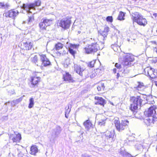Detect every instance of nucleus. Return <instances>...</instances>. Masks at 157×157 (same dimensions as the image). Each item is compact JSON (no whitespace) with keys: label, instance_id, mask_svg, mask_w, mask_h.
I'll return each mask as SVG.
<instances>
[{"label":"nucleus","instance_id":"obj_1","mask_svg":"<svg viewBox=\"0 0 157 157\" xmlns=\"http://www.w3.org/2000/svg\"><path fill=\"white\" fill-rule=\"evenodd\" d=\"M156 109V106L153 105L144 111V115L147 117L145 120V123L147 125H150L157 122V117L155 115Z\"/></svg>","mask_w":157,"mask_h":157},{"label":"nucleus","instance_id":"obj_2","mask_svg":"<svg viewBox=\"0 0 157 157\" xmlns=\"http://www.w3.org/2000/svg\"><path fill=\"white\" fill-rule=\"evenodd\" d=\"M132 19L133 23H136L141 26L144 27L147 24V21L146 18L137 12L133 13Z\"/></svg>","mask_w":157,"mask_h":157},{"label":"nucleus","instance_id":"obj_3","mask_svg":"<svg viewBox=\"0 0 157 157\" xmlns=\"http://www.w3.org/2000/svg\"><path fill=\"white\" fill-rule=\"evenodd\" d=\"M101 49L99 44L97 42L93 43L88 44L84 48L85 52L87 54L95 53Z\"/></svg>","mask_w":157,"mask_h":157},{"label":"nucleus","instance_id":"obj_4","mask_svg":"<svg viewBox=\"0 0 157 157\" xmlns=\"http://www.w3.org/2000/svg\"><path fill=\"white\" fill-rule=\"evenodd\" d=\"M37 72H34L33 75L30 76L29 82L33 87H37L41 82V78L38 75Z\"/></svg>","mask_w":157,"mask_h":157},{"label":"nucleus","instance_id":"obj_5","mask_svg":"<svg viewBox=\"0 0 157 157\" xmlns=\"http://www.w3.org/2000/svg\"><path fill=\"white\" fill-rule=\"evenodd\" d=\"M114 124L117 130L121 131L125 129L129 124V121L127 120H122L120 123L119 120H115Z\"/></svg>","mask_w":157,"mask_h":157},{"label":"nucleus","instance_id":"obj_6","mask_svg":"<svg viewBox=\"0 0 157 157\" xmlns=\"http://www.w3.org/2000/svg\"><path fill=\"white\" fill-rule=\"evenodd\" d=\"M71 18L67 17L60 20L58 22L59 26L64 29H69L71 23Z\"/></svg>","mask_w":157,"mask_h":157},{"label":"nucleus","instance_id":"obj_7","mask_svg":"<svg viewBox=\"0 0 157 157\" xmlns=\"http://www.w3.org/2000/svg\"><path fill=\"white\" fill-rule=\"evenodd\" d=\"M52 21V20L51 19H48L46 18H42L39 25L40 31L44 32L47 31V27L50 25Z\"/></svg>","mask_w":157,"mask_h":157},{"label":"nucleus","instance_id":"obj_8","mask_svg":"<svg viewBox=\"0 0 157 157\" xmlns=\"http://www.w3.org/2000/svg\"><path fill=\"white\" fill-rule=\"evenodd\" d=\"M145 74L149 77L151 79L157 78V70L151 67H148L144 69Z\"/></svg>","mask_w":157,"mask_h":157},{"label":"nucleus","instance_id":"obj_9","mask_svg":"<svg viewBox=\"0 0 157 157\" xmlns=\"http://www.w3.org/2000/svg\"><path fill=\"white\" fill-rule=\"evenodd\" d=\"M130 100L131 101L134 102L140 106L146 103L145 99L143 96H138L136 97L134 96H132L130 97Z\"/></svg>","mask_w":157,"mask_h":157},{"label":"nucleus","instance_id":"obj_10","mask_svg":"<svg viewBox=\"0 0 157 157\" xmlns=\"http://www.w3.org/2000/svg\"><path fill=\"white\" fill-rule=\"evenodd\" d=\"M41 66L46 67L52 65V63L46 54H39Z\"/></svg>","mask_w":157,"mask_h":157},{"label":"nucleus","instance_id":"obj_11","mask_svg":"<svg viewBox=\"0 0 157 157\" xmlns=\"http://www.w3.org/2000/svg\"><path fill=\"white\" fill-rule=\"evenodd\" d=\"M135 60L134 56L132 54H127L124 58L123 61V65L124 67H129L131 65V63Z\"/></svg>","mask_w":157,"mask_h":157},{"label":"nucleus","instance_id":"obj_12","mask_svg":"<svg viewBox=\"0 0 157 157\" xmlns=\"http://www.w3.org/2000/svg\"><path fill=\"white\" fill-rule=\"evenodd\" d=\"M62 79L64 82L68 83H74L75 82L71 75L69 72L65 71L63 74Z\"/></svg>","mask_w":157,"mask_h":157},{"label":"nucleus","instance_id":"obj_13","mask_svg":"<svg viewBox=\"0 0 157 157\" xmlns=\"http://www.w3.org/2000/svg\"><path fill=\"white\" fill-rule=\"evenodd\" d=\"M18 11L15 9H11L5 13V17L15 19V17L18 14Z\"/></svg>","mask_w":157,"mask_h":157},{"label":"nucleus","instance_id":"obj_14","mask_svg":"<svg viewBox=\"0 0 157 157\" xmlns=\"http://www.w3.org/2000/svg\"><path fill=\"white\" fill-rule=\"evenodd\" d=\"M33 46V42L30 40H28L24 42L21 45V48L24 50H30L32 49Z\"/></svg>","mask_w":157,"mask_h":157},{"label":"nucleus","instance_id":"obj_15","mask_svg":"<svg viewBox=\"0 0 157 157\" xmlns=\"http://www.w3.org/2000/svg\"><path fill=\"white\" fill-rule=\"evenodd\" d=\"M10 139L12 140L13 143H19L20 142L21 139V135L19 133L11 134L10 136Z\"/></svg>","mask_w":157,"mask_h":157},{"label":"nucleus","instance_id":"obj_16","mask_svg":"<svg viewBox=\"0 0 157 157\" xmlns=\"http://www.w3.org/2000/svg\"><path fill=\"white\" fill-rule=\"evenodd\" d=\"M63 45L62 43L58 42L56 44L55 46V50L57 51V53L59 54V55H65L67 54V52L65 50H63V52H59L58 51L63 48Z\"/></svg>","mask_w":157,"mask_h":157},{"label":"nucleus","instance_id":"obj_17","mask_svg":"<svg viewBox=\"0 0 157 157\" xmlns=\"http://www.w3.org/2000/svg\"><path fill=\"white\" fill-rule=\"evenodd\" d=\"M94 98L95 100L96 101L94 103L95 105H99L104 107L106 104V100L101 97L95 96Z\"/></svg>","mask_w":157,"mask_h":157},{"label":"nucleus","instance_id":"obj_18","mask_svg":"<svg viewBox=\"0 0 157 157\" xmlns=\"http://www.w3.org/2000/svg\"><path fill=\"white\" fill-rule=\"evenodd\" d=\"M83 124L87 130H89L90 128H93V124L91 121L90 120L89 118H88L87 120L83 122Z\"/></svg>","mask_w":157,"mask_h":157},{"label":"nucleus","instance_id":"obj_19","mask_svg":"<svg viewBox=\"0 0 157 157\" xmlns=\"http://www.w3.org/2000/svg\"><path fill=\"white\" fill-rule=\"evenodd\" d=\"M115 134V133L114 130L110 131H108L106 132L105 136L107 139H111L113 140Z\"/></svg>","mask_w":157,"mask_h":157},{"label":"nucleus","instance_id":"obj_20","mask_svg":"<svg viewBox=\"0 0 157 157\" xmlns=\"http://www.w3.org/2000/svg\"><path fill=\"white\" fill-rule=\"evenodd\" d=\"M106 118L104 115H101L100 116L98 121V125L101 126H104L106 123Z\"/></svg>","mask_w":157,"mask_h":157},{"label":"nucleus","instance_id":"obj_21","mask_svg":"<svg viewBox=\"0 0 157 157\" xmlns=\"http://www.w3.org/2000/svg\"><path fill=\"white\" fill-rule=\"evenodd\" d=\"M132 103L130 105L129 109L133 113H137L138 109V104H136L134 102H132Z\"/></svg>","mask_w":157,"mask_h":157},{"label":"nucleus","instance_id":"obj_22","mask_svg":"<svg viewBox=\"0 0 157 157\" xmlns=\"http://www.w3.org/2000/svg\"><path fill=\"white\" fill-rule=\"evenodd\" d=\"M30 154L32 155H35L38 151V149L36 145H32L30 148Z\"/></svg>","mask_w":157,"mask_h":157},{"label":"nucleus","instance_id":"obj_23","mask_svg":"<svg viewBox=\"0 0 157 157\" xmlns=\"http://www.w3.org/2000/svg\"><path fill=\"white\" fill-rule=\"evenodd\" d=\"M109 31V27L107 26L104 28V30L101 33V35L103 36L104 38H106Z\"/></svg>","mask_w":157,"mask_h":157},{"label":"nucleus","instance_id":"obj_24","mask_svg":"<svg viewBox=\"0 0 157 157\" xmlns=\"http://www.w3.org/2000/svg\"><path fill=\"white\" fill-rule=\"evenodd\" d=\"M31 62L38 66L40 64V60L38 56L35 55L31 59Z\"/></svg>","mask_w":157,"mask_h":157},{"label":"nucleus","instance_id":"obj_25","mask_svg":"<svg viewBox=\"0 0 157 157\" xmlns=\"http://www.w3.org/2000/svg\"><path fill=\"white\" fill-rule=\"evenodd\" d=\"M125 14V13L123 12L122 11H120L117 18V20L120 21L124 20Z\"/></svg>","mask_w":157,"mask_h":157},{"label":"nucleus","instance_id":"obj_26","mask_svg":"<svg viewBox=\"0 0 157 157\" xmlns=\"http://www.w3.org/2000/svg\"><path fill=\"white\" fill-rule=\"evenodd\" d=\"M75 70L77 73L82 76V72L84 70V68H82L79 65L76 66Z\"/></svg>","mask_w":157,"mask_h":157},{"label":"nucleus","instance_id":"obj_27","mask_svg":"<svg viewBox=\"0 0 157 157\" xmlns=\"http://www.w3.org/2000/svg\"><path fill=\"white\" fill-rule=\"evenodd\" d=\"M145 88V86L144 85L143 83H139V84L136 87V89L138 90H144Z\"/></svg>","mask_w":157,"mask_h":157},{"label":"nucleus","instance_id":"obj_28","mask_svg":"<svg viewBox=\"0 0 157 157\" xmlns=\"http://www.w3.org/2000/svg\"><path fill=\"white\" fill-rule=\"evenodd\" d=\"M97 88L98 91L104 90L105 88V86L104 83H101L98 86Z\"/></svg>","mask_w":157,"mask_h":157},{"label":"nucleus","instance_id":"obj_29","mask_svg":"<svg viewBox=\"0 0 157 157\" xmlns=\"http://www.w3.org/2000/svg\"><path fill=\"white\" fill-rule=\"evenodd\" d=\"M95 63V60H93L89 62L87 64V66L88 67L90 68L93 67H94Z\"/></svg>","mask_w":157,"mask_h":157},{"label":"nucleus","instance_id":"obj_30","mask_svg":"<svg viewBox=\"0 0 157 157\" xmlns=\"http://www.w3.org/2000/svg\"><path fill=\"white\" fill-rule=\"evenodd\" d=\"M29 105L28 107L29 108H32L34 105V99L33 98H31L29 100Z\"/></svg>","mask_w":157,"mask_h":157},{"label":"nucleus","instance_id":"obj_31","mask_svg":"<svg viewBox=\"0 0 157 157\" xmlns=\"http://www.w3.org/2000/svg\"><path fill=\"white\" fill-rule=\"evenodd\" d=\"M33 3L35 7L39 6L41 5V1L40 0H36L34 1Z\"/></svg>","mask_w":157,"mask_h":157},{"label":"nucleus","instance_id":"obj_32","mask_svg":"<svg viewBox=\"0 0 157 157\" xmlns=\"http://www.w3.org/2000/svg\"><path fill=\"white\" fill-rule=\"evenodd\" d=\"M107 21L112 23L113 21V17L112 16H107L106 18Z\"/></svg>","mask_w":157,"mask_h":157},{"label":"nucleus","instance_id":"obj_33","mask_svg":"<svg viewBox=\"0 0 157 157\" xmlns=\"http://www.w3.org/2000/svg\"><path fill=\"white\" fill-rule=\"evenodd\" d=\"M31 9L34 10L35 9V6L33 3L29 4V11Z\"/></svg>","mask_w":157,"mask_h":157},{"label":"nucleus","instance_id":"obj_34","mask_svg":"<svg viewBox=\"0 0 157 157\" xmlns=\"http://www.w3.org/2000/svg\"><path fill=\"white\" fill-rule=\"evenodd\" d=\"M8 5L5 4L4 2H0V8H3L5 7H7Z\"/></svg>","mask_w":157,"mask_h":157},{"label":"nucleus","instance_id":"obj_35","mask_svg":"<svg viewBox=\"0 0 157 157\" xmlns=\"http://www.w3.org/2000/svg\"><path fill=\"white\" fill-rule=\"evenodd\" d=\"M69 53L72 55V56H75V54L76 53V51H75L74 50L72 49H71L70 48L69 50Z\"/></svg>","mask_w":157,"mask_h":157},{"label":"nucleus","instance_id":"obj_36","mask_svg":"<svg viewBox=\"0 0 157 157\" xmlns=\"http://www.w3.org/2000/svg\"><path fill=\"white\" fill-rule=\"evenodd\" d=\"M22 8L24 9L29 10V4H23L22 5Z\"/></svg>","mask_w":157,"mask_h":157},{"label":"nucleus","instance_id":"obj_37","mask_svg":"<svg viewBox=\"0 0 157 157\" xmlns=\"http://www.w3.org/2000/svg\"><path fill=\"white\" fill-rule=\"evenodd\" d=\"M124 155L126 157H134L130 154L128 152H125L124 154Z\"/></svg>","mask_w":157,"mask_h":157},{"label":"nucleus","instance_id":"obj_38","mask_svg":"<svg viewBox=\"0 0 157 157\" xmlns=\"http://www.w3.org/2000/svg\"><path fill=\"white\" fill-rule=\"evenodd\" d=\"M117 48H120L118 47H117L116 45H113L112 46V48L113 49V50L116 52H117V50H118Z\"/></svg>","mask_w":157,"mask_h":157},{"label":"nucleus","instance_id":"obj_39","mask_svg":"<svg viewBox=\"0 0 157 157\" xmlns=\"http://www.w3.org/2000/svg\"><path fill=\"white\" fill-rule=\"evenodd\" d=\"M115 66L118 69H120L121 68V64L116 63L115 64Z\"/></svg>","mask_w":157,"mask_h":157},{"label":"nucleus","instance_id":"obj_40","mask_svg":"<svg viewBox=\"0 0 157 157\" xmlns=\"http://www.w3.org/2000/svg\"><path fill=\"white\" fill-rule=\"evenodd\" d=\"M34 19V18L33 17H29L28 19V22H32V21Z\"/></svg>","mask_w":157,"mask_h":157},{"label":"nucleus","instance_id":"obj_41","mask_svg":"<svg viewBox=\"0 0 157 157\" xmlns=\"http://www.w3.org/2000/svg\"><path fill=\"white\" fill-rule=\"evenodd\" d=\"M152 62L153 63H157V56L152 59L151 60Z\"/></svg>","mask_w":157,"mask_h":157},{"label":"nucleus","instance_id":"obj_42","mask_svg":"<svg viewBox=\"0 0 157 157\" xmlns=\"http://www.w3.org/2000/svg\"><path fill=\"white\" fill-rule=\"evenodd\" d=\"M153 50L154 52H156L157 54V46L154 47L153 48Z\"/></svg>","mask_w":157,"mask_h":157},{"label":"nucleus","instance_id":"obj_43","mask_svg":"<svg viewBox=\"0 0 157 157\" xmlns=\"http://www.w3.org/2000/svg\"><path fill=\"white\" fill-rule=\"evenodd\" d=\"M18 157H22L23 155L22 153L20 152L17 155Z\"/></svg>","mask_w":157,"mask_h":157},{"label":"nucleus","instance_id":"obj_44","mask_svg":"<svg viewBox=\"0 0 157 157\" xmlns=\"http://www.w3.org/2000/svg\"><path fill=\"white\" fill-rule=\"evenodd\" d=\"M69 114V112H65V117L66 118H68V117H69V116H68Z\"/></svg>","mask_w":157,"mask_h":157},{"label":"nucleus","instance_id":"obj_45","mask_svg":"<svg viewBox=\"0 0 157 157\" xmlns=\"http://www.w3.org/2000/svg\"><path fill=\"white\" fill-rule=\"evenodd\" d=\"M76 45H75V44H72L71 45L70 47L71 48H76Z\"/></svg>","mask_w":157,"mask_h":157},{"label":"nucleus","instance_id":"obj_46","mask_svg":"<svg viewBox=\"0 0 157 157\" xmlns=\"http://www.w3.org/2000/svg\"><path fill=\"white\" fill-rule=\"evenodd\" d=\"M120 77V75L119 73H117V78H119Z\"/></svg>","mask_w":157,"mask_h":157},{"label":"nucleus","instance_id":"obj_47","mask_svg":"<svg viewBox=\"0 0 157 157\" xmlns=\"http://www.w3.org/2000/svg\"><path fill=\"white\" fill-rule=\"evenodd\" d=\"M117 70L116 68H114L113 69V71L114 73L115 74L116 73Z\"/></svg>","mask_w":157,"mask_h":157},{"label":"nucleus","instance_id":"obj_48","mask_svg":"<svg viewBox=\"0 0 157 157\" xmlns=\"http://www.w3.org/2000/svg\"><path fill=\"white\" fill-rule=\"evenodd\" d=\"M153 81L154 82L155 85L157 86V81L154 79Z\"/></svg>","mask_w":157,"mask_h":157},{"label":"nucleus","instance_id":"obj_49","mask_svg":"<svg viewBox=\"0 0 157 157\" xmlns=\"http://www.w3.org/2000/svg\"><path fill=\"white\" fill-rule=\"evenodd\" d=\"M153 15L155 17H157V13H154L153 14Z\"/></svg>","mask_w":157,"mask_h":157},{"label":"nucleus","instance_id":"obj_50","mask_svg":"<svg viewBox=\"0 0 157 157\" xmlns=\"http://www.w3.org/2000/svg\"><path fill=\"white\" fill-rule=\"evenodd\" d=\"M151 43L153 44H155L156 45L157 44V43L156 41H151Z\"/></svg>","mask_w":157,"mask_h":157}]
</instances>
